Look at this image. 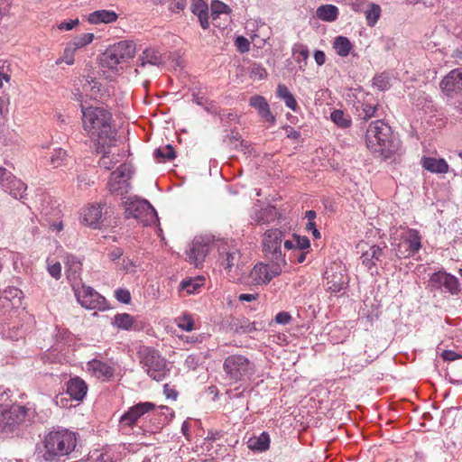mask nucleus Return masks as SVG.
Masks as SVG:
<instances>
[{
  "label": "nucleus",
  "mask_w": 462,
  "mask_h": 462,
  "mask_svg": "<svg viewBox=\"0 0 462 462\" xmlns=\"http://www.w3.org/2000/svg\"><path fill=\"white\" fill-rule=\"evenodd\" d=\"M83 129L95 142L96 152H102V145L116 144V132L112 127V114L102 106H85L80 104Z\"/></svg>",
  "instance_id": "f257e3e1"
},
{
  "label": "nucleus",
  "mask_w": 462,
  "mask_h": 462,
  "mask_svg": "<svg viewBox=\"0 0 462 462\" xmlns=\"http://www.w3.org/2000/svg\"><path fill=\"white\" fill-rule=\"evenodd\" d=\"M400 140L392 127L383 120L372 122L365 134V143L369 151L383 160L393 158L400 149Z\"/></svg>",
  "instance_id": "f03ea898"
},
{
  "label": "nucleus",
  "mask_w": 462,
  "mask_h": 462,
  "mask_svg": "<svg viewBox=\"0 0 462 462\" xmlns=\"http://www.w3.org/2000/svg\"><path fill=\"white\" fill-rule=\"evenodd\" d=\"M43 444V458L46 461H55L74 450L77 438L76 434L69 430H52L45 436Z\"/></svg>",
  "instance_id": "7ed1b4c3"
},
{
  "label": "nucleus",
  "mask_w": 462,
  "mask_h": 462,
  "mask_svg": "<svg viewBox=\"0 0 462 462\" xmlns=\"http://www.w3.org/2000/svg\"><path fill=\"white\" fill-rule=\"evenodd\" d=\"M141 367L146 374L157 382L165 379L171 369L164 356L152 346H142L137 352Z\"/></svg>",
  "instance_id": "20e7f679"
},
{
  "label": "nucleus",
  "mask_w": 462,
  "mask_h": 462,
  "mask_svg": "<svg viewBox=\"0 0 462 462\" xmlns=\"http://www.w3.org/2000/svg\"><path fill=\"white\" fill-rule=\"evenodd\" d=\"M126 218L134 217L143 226H152L159 221L155 208L146 199L128 197L124 201Z\"/></svg>",
  "instance_id": "39448f33"
},
{
  "label": "nucleus",
  "mask_w": 462,
  "mask_h": 462,
  "mask_svg": "<svg viewBox=\"0 0 462 462\" xmlns=\"http://www.w3.org/2000/svg\"><path fill=\"white\" fill-rule=\"evenodd\" d=\"M135 44L133 42L122 41L109 48L100 57V64L111 70H117L118 65L134 56Z\"/></svg>",
  "instance_id": "423d86ee"
},
{
  "label": "nucleus",
  "mask_w": 462,
  "mask_h": 462,
  "mask_svg": "<svg viewBox=\"0 0 462 462\" xmlns=\"http://www.w3.org/2000/svg\"><path fill=\"white\" fill-rule=\"evenodd\" d=\"M254 365L245 356L231 355L223 363L226 377L232 383H238L254 374Z\"/></svg>",
  "instance_id": "0eeeda50"
},
{
  "label": "nucleus",
  "mask_w": 462,
  "mask_h": 462,
  "mask_svg": "<svg viewBox=\"0 0 462 462\" xmlns=\"http://www.w3.org/2000/svg\"><path fill=\"white\" fill-rule=\"evenodd\" d=\"M28 412L25 406L0 404V432H14L25 421Z\"/></svg>",
  "instance_id": "6e6552de"
},
{
  "label": "nucleus",
  "mask_w": 462,
  "mask_h": 462,
  "mask_svg": "<svg viewBox=\"0 0 462 462\" xmlns=\"http://www.w3.org/2000/svg\"><path fill=\"white\" fill-rule=\"evenodd\" d=\"M284 232L279 228H272L263 236V252L270 261H277L286 265L285 256L282 254V244H284Z\"/></svg>",
  "instance_id": "1a4fd4ad"
},
{
  "label": "nucleus",
  "mask_w": 462,
  "mask_h": 462,
  "mask_svg": "<svg viewBox=\"0 0 462 462\" xmlns=\"http://www.w3.org/2000/svg\"><path fill=\"white\" fill-rule=\"evenodd\" d=\"M72 290L77 300L83 308L100 311L108 309V303L106 298L100 295L92 287L77 282L72 283Z\"/></svg>",
  "instance_id": "9d476101"
},
{
  "label": "nucleus",
  "mask_w": 462,
  "mask_h": 462,
  "mask_svg": "<svg viewBox=\"0 0 462 462\" xmlns=\"http://www.w3.org/2000/svg\"><path fill=\"white\" fill-rule=\"evenodd\" d=\"M133 171L130 165L123 163L116 171H112L107 183L108 190L112 195L125 196L131 189L130 180Z\"/></svg>",
  "instance_id": "9b49d317"
},
{
  "label": "nucleus",
  "mask_w": 462,
  "mask_h": 462,
  "mask_svg": "<svg viewBox=\"0 0 462 462\" xmlns=\"http://www.w3.org/2000/svg\"><path fill=\"white\" fill-rule=\"evenodd\" d=\"M155 407V404L151 402H139L130 407L119 419L120 429H133L141 420H152V412Z\"/></svg>",
  "instance_id": "f8f14e48"
},
{
  "label": "nucleus",
  "mask_w": 462,
  "mask_h": 462,
  "mask_svg": "<svg viewBox=\"0 0 462 462\" xmlns=\"http://www.w3.org/2000/svg\"><path fill=\"white\" fill-rule=\"evenodd\" d=\"M421 236L420 232L413 228H409L402 236V242L395 248L396 256L400 259L409 258L417 254L421 248Z\"/></svg>",
  "instance_id": "ddd939ff"
},
{
  "label": "nucleus",
  "mask_w": 462,
  "mask_h": 462,
  "mask_svg": "<svg viewBox=\"0 0 462 462\" xmlns=\"http://www.w3.org/2000/svg\"><path fill=\"white\" fill-rule=\"evenodd\" d=\"M271 262L272 264L258 263L251 271V277L257 285L267 284L274 277L281 275L283 263L277 261Z\"/></svg>",
  "instance_id": "4468645a"
},
{
  "label": "nucleus",
  "mask_w": 462,
  "mask_h": 462,
  "mask_svg": "<svg viewBox=\"0 0 462 462\" xmlns=\"http://www.w3.org/2000/svg\"><path fill=\"white\" fill-rule=\"evenodd\" d=\"M439 88L448 100L462 94V67L450 70L440 80Z\"/></svg>",
  "instance_id": "2eb2a0df"
},
{
  "label": "nucleus",
  "mask_w": 462,
  "mask_h": 462,
  "mask_svg": "<svg viewBox=\"0 0 462 462\" xmlns=\"http://www.w3.org/2000/svg\"><path fill=\"white\" fill-rule=\"evenodd\" d=\"M218 262L226 271L230 272L233 267H238L241 253L240 250L232 243L221 241L218 244Z\"/></svg>",
  "instance_id": "dca6fc26"
},
{
  "label": "nucleus",
  "mask_w": 462,
  "mask_h": 462,
  "mask_svg": "<svg viewBox=\"0 0 462 462\" xmlns=\"http://www.w3.org/2000/svg\"><path fill=\"white\" fill-rule=\"evenodd\" d=\"M430 285L435 290L444 287L451 294H457L460 291L457 278L442 271L436 272L430 275Z\"/></svg>",
  "instance_id": "f3484780"
},
{
  "label": "nucleus",
  "mask_w": 462,
  "mask_h": 462,
  "mask_svg": "<svg viewBox=\"0 0 462 462\" xmlns=\"http://www.w3.org/2000/svg\"><path fill=\"white\" fill-rule=\"evenodd\" d=\"M380 108L378 102L370 95H367L364 100L357 101L355 105L356 115L364 121L380 116Z\"/></svg>",
  "instance_id": "a211bd4d"
},
{
  "label": "nucleus",
  "mask_w": 462,
  "mask_h": 462,
  "mask_svg": "<svg viewBox=\"0 0 462 462\" xmlns=\"http://www.w3.org/2000/svg\"><path fill=\"white\" fill-rule=\"evenodd\" d=\"M385 247L386 245L381 247L380 245H373L361 254V263L366 270L373 273L374 269H375V273H377L376 267L377 264L382 262V257L384 254L383 249Z\"/></svg>",
  "instance_id": "6ab92c4d"
},
{
  "label": "nucleus",
  "mask_w": 462,
  "mask_h": 462,
  "mask_svg": "<svg viewBox=\"0 0 462 462\" xmlns=\"http://www.w3.org/2000/svg\"><path fill=\"white\" fill-rule=\"evenodd\" d=\"M208 254V245L205 243L201 238L196 237L192 241L189 251L188 253L190 263L198 266L199 263L204 262Z\"/></svg>",
  "instance_id": "aec40b11"
},
{
  "label": "nucleus",
  "mask_w": 462,
  "mask_h": 462,
  "mask_svg": "<svg viewBox=\"0 0 462 462\" xmlns=\"http://www.w3.org/2000/svg\"><path fill=\"white\" fill-rule=\"evenodd\" d=\"M66 393L75 401L81 402L88 393L86 382L79 376L69 379L67 383Z\"/></svg>",
  "instance_id": "412c9836"
},
{
  "label": "nucleus",
  "mask_w": 462,
  "mask_h": 462,
  "mask_svg": "<svg viewBox=\"0 0 462 462\" xmlns=\"http://www.w3.org/2000/svg\"><path fill=\"white\" fill-rule=\"evenodd\" d=\"M87 366L88 370L98 379L108 380L114 375V368L103 361L92 359L88 362Z\"/></svg>",
  "instance_id": "4be33fe9"
},
{
  "label": "nucleus",
  "mask_w": 462,
  "mask_h": 462,
  "mask_svg": "<svg viewBox=\"0 0 462 462\" xmlns=\"http://www.w3.org/2000/svg\"><path fill=\"white\" fill-rule=\"evenodd\" d=\"M249 105L258 111L259 116L266 122L274 123L275 117L270 110L269 104L263 96H254L249 99Z\"/></svg>",
  "instance_id": "5701e85b"
},
{
  "label": "nucleus",
  "mask_w": 462,
  "mask_h": 462,
  "mask_svg": "<svg viewBox=\"0 0 462 462\" xmlns=\"http://www.w3.org/2000/svg\"><path fill=\"white\" fill-rule=\"evenodd\" d=\"M3 189L6 192H8L13 198L21 200L22 202L24 201L27 198V186L25 183H23L21 180L17 179L15 176H14L3 188Z\"/></svg>",
  "instance_id": "b1692460"
},
{
  "label": "nucleus",
  "mask_w": 462,
  "mask_h": 462,
  "mask_svg": "<svg viewBox=\"0 0 462 462\" xmlns=\"http://www.w3.org/2000/svg\"><path fill=\"white\" fill-rule=\"evenodd\" d=\"M65 268L67 278L70 282H73V283L78 282L77 281L79 280L82 270V263L78 257L73 254L67 255Z\"/></svg>",
  "instance_id": "393cba45"
},
{
  "label": "nucleus",
  "mask_w": 462,
  "mask_h": 462,
  "mask_svg": "<svg viewBox=\"0 0 462 462\" xmlns=\"http://www.w3.org/2000/svg\"><path fill=\"white\" fill-rule=\"evenodd\" d=\"M191 12L198 16L200 26L203 29L209 27L208 6L204 0H192Z\"/></svg>",
  "instance_id": "a878e982"
},
{
  "label": "nucleus",
  "mask_w": 462,
  "mask_h": 462,
  "mask_svg": "<svg viewBox=\"0 0 462 462\" xmlns=\"http://www.w3.org/2000/svg\"><path fill=\"white\" fill-rule=\"evenodd\" d=\"M422 167L432 173H446L448 171V164L444 159L433 157H423Z\"/></svg>",
  "instance_id": "bb28decb"
},
{
  "label": "nucleus",
  "mask_w": 462,
  "mask_h": 462,
  "mask_svg": "<svg viewBox=\"0 0 462 462\" xmlns=\"http://www.w3.org/2000/svg\"><path fill=\"white\" fill-rule=\"evenodd\" d=\"M117 19V14L114 11L110 10H97L91 14H89L88 21L91 24H98V23H110L116 22Z\"/></svg>",
  "instance_id": "cd10ccee"
},
{
  "label": "nucleus",
  "mask_w": 462,
  "mask_h": 462,
  "mask_svg": "<svg viewBox=\"0 0 462 462\" xmlns=\"http://www.w3.org/2000/svg\"><path fill=\"white\" fill-rule=\"evenodd\" d=\"M270 436L263 431L259 436L251 437L247 441V446L251 450L263 452L270 448Z\"/></svg>",
  "instance_id": "c85d7f7f"
},
{
  "label": "nucleus",
  "mask_w": 462,
  "mask_h": 462,
  "mask_svg": "<svg viewBox=\"0 0 462 462\" xmlns=\"http://www.w3.org/2000/svg\"><path fill=\"white\" fill-rule=\"evenodd\" d=\"M338 14L339 10L334 5H321L316 10V17L323 22H335Z\"/></svg>",
  "instance_id": "c756f323"
},
{
  "label": "nucleus",
  "mask_w": 462,
  "mask_h": 462,
  "mask_svg": "<svg viewBox=\"0 0 462 462\" xmlns=\"http://www.w3.org/2000/svg\"><path fill=\"white\" fill-rule=\"evenodd\" d=\"M102 217V210L100 206L91 205L84 211L83 221L86 225L94 228L98 227Z\"/></svg>",
  "instance_id": "7c9ffc66"
},
{
  "label": "nucleus",
  "mask_w": 462,
  "mask_h": 462,
  "mask_svg": "<svg viewBox=\"0 0 462 462\" xmlns=\"http://www.w3.org/2000/svg\"><path fill=\"white\" fill-rule=\"evenodd\" d=\"M276 96L282 100L286 106L296 112L298 109V104L294 96L291 93L289 88L284 84H279L277 86Z\"/></svg>",
  "instance_id": "2f4dec72"
},
{
  "label": "nucleus",
  "mask_w": 462,
  "mask_h": 462,
  "mask_svg": "<svg viewBox=\"0 0 462 462\" xmlns=\"http://www.w3.org/2000/svg\"><path fill=\"white\" fill-rule=\"evenodd\" d=\"M327 279V290L337 293L341 292L346 288V278L344 275L339 273H334L331 276H326Z\"/></svg>",
  "instance_id": "473e14b6"
},
{
  "label": "nucleus",
  "mask_w": 462,
  "mask_h": 462,
  "mask_svg": "<svg viewBox=\"0 0 462 462\" xmlns=\"http://www.w3.org/2000/svg\"><path fill=\"white\" fill-rule=\"evenodd\" d=\"M333 49L340 57H346L353 49V44L347 37L337 36L333 42Z\"/></svg>",
  "instance_id": "72a5a7b5"
},
{
  "label": "nucleus",
  "mask_w": 462,
  "mask_h": 462,
  "mask_svg": "<svg viewBox=\"0 0 462 462\" xmlns=\"http://www.w3.org/2000/svg\"><path fill=\"white\" fill-rule=\"evenodd\" d=\"M140 66L144 67L146 64L159 65L162 63V56L160 52L152 48L145 49L139 57Z\"/></svg>",
  "instance_id": "f704fd0d"
},
{
  "label": "nucleus",
  "mask_w": 462,
  "mask_h": 462,
  "mask_svg": "<svg viewBox=\"0 0 462 462\" xmlns=\"http://www.w3.org/2000/svg\"><path fill=\"white\" fill-rule=\"evenodd\" d=\"M310 246V239L307 236H300L299 235H293V241L285 240L284 248L288 250H306Z\"/></svg>",
  "instance_id": "c9c22d12"
},
{
  "label": "nucleus",
  "mask_w": 462,
  "mask_h": 462,
  "mask_svg": "<svg viewBox=\"0 0 462 462\" xmlns=\"http://www.w3.org/2000/svg\"><path fill=\"white\" fill-rule=\"evenodd\" d=\"M23 297V291L14 286H9L5 288L0 296L1 299H5L9 301L12 305H18L21 303V300Z\"/></svg>",
  "instance_id": "e433bc0d"
},
{
  "label": "nucleus",
  "mask_w": 462,
  "mask_h": 462,
  "mask_svg": "<svg viewBox=\"0 0 462 462\" xmlns=\"http://www.w3.org/2000/svg\"><path fill=\"white\" fill-rule=\"evenodd\" d=\"M331 121L338 127L346 129L352 125V120L349 115L346 114L343 110L336 109L330 114Z\"/></svg>",
  "instance_id": "4c0bfd02"
},
{
  "label": "nucleus",
  "mask_w": 462,
  "mask_h": 462,
  "mask_svg": "<svg viewBox=\"0 0 462 462\" xmlns=\"http://www.w3.org/2000/svg\"><path fill=\"white\" fill-rule=\"evenodd\" d=\"M204 277L198 276L195 279L183 280L180 284V289L186 291L189 294L196 293L204 284Z\"/></svg>",
  "instance_id": "58836bf2"
},
{
  "label": "nucleus",
  "mask_w": 462,
  "mask_h": 462,
  "mask_svg": "<svg viewBox=\"0 0 462 462\" xmlns=\"http://www.w3.org/2000/svg\"><path fill=\"white\" fill-rule=\"evenodd\" d=\"M381 11L379 5L374 3L368 5V8L365 12L368 26L373 27L377 23L381 15Z\"/></svg>",
  "instance_id": "ea45409f"
},
{
  "label": "nucleus",
  "mask_w": 462,
  "mask_h": 462,
  "mask_svg": "<svg viewBox=\"0 0 462 462\" xmlns=\"http://www.w3.org/2000/svg\"><path fill=\"white\" fill-rule=\"evenodd\" d=\"M153 155H154V158L159 162L171 161L176 157L175 151H174L172 145H171V144L155 149Z\"/></svg>",
  "instance_id": "a19ab883"
},
{
  "label": "nucleus",
  "mask_w": 462,
  "mask_h": 462,
  "mask_svg": "<svg viewBox=\"0 0 462 462\" xmlns=\"http://www.w3.org/2000/svg\"><path fill=\"white\" fill-rule=\"evenodd\" d=\"M210 17L216 21L220 14H228L231 9L227 5L219 0H213L210 4Z\"/></svg>",
  "instance_id": "79ce46f5"
},
{
  "label": "nucleus",
  "mask_w": 462,
  "mask_h": 462,
  "mask_svg": "<svg viewBox=\"0 0 462 462\" xmlns=\"http://www.w3.org/2000/svg\"><path fill=\"white\" fill-rule=\"evenodd\" d=\"M134 317L128 313L116 314L114 318L113 325L120 329L129 330L134 324Z\"/></svg>",
  "instance_id": "37998d69"
},
{
  "label": "nucleus",
  "mask_w": 462,
  "mask_h": 462,
  "mask_svg": "<svg viewBox=\"0 0 462 462\" xmlns=\"http://www.w3.org/2000/svg\"><path fill=\"white\" fill-rule=\"evenodd\" d=\"M115 144H104L102 145V152H96L97 153H101L102 154V157L100 158L99 162H98V165L100 167H103L104 169L106 170H110L115 162H113L110 157L108 156L110 151L109 149L114 146Z\"/></svg>",
  "instance_id": "c03bdc74"
},
{
  "label": "nucleus",
  "mask_w": 462,
  "mask_h": 462,
  "mask_svg": "<svg viewBox=\"0 0 462 462\" xmlns=\"http://www.w3.org/2000/svg\"><path fill=\"white\" fill-rule=\"evenodd\" d=\"M94 39L93 33H82L79 36L75 37L69 43L73 49L79 50L84 46L89 44Z\"/></svg>",
  "instance_id": "a18cd8bd"
},
{
  "label": "nucleus",
  "mask_w": 462,
  "mask_h": 462,
  "mask_svg": "<svg viewBox=\"0 0 462 462\" xmlns=\"http://www.w3.org/2000/svg\"><path fill=\"white\" fill-rule=\"evenodd\" d=\"M249 319L245 317L234 318L230 323L231 328L235 333L245 334L246 328H248Z\"/></svg>",
  "instance_id": "49530a36"
},
{
  "label": "nucleus",
  "mask_w": 462,
  "mask_h": 462,
  "mask_svg": "<svg viewBox=\"0 0 462 462\" xmlns=\"http://www.w3.org/2000/svg\"><path fill=\"white\" fill-rule=\"evenodd\" d=\"M67 152L61 148L54 150L50 156V162L53 168L60 167L67 158Z\"/></svg>",
  "instance_id": "de8ad7c7"
},
{
  "label": "nucleus",
  "mask_w": 462,
  "mask_h": 462,
  "mask_svg": "<svg viewBox=\"0 0 462 462\" xmlns=\"http://www.w3.org/2000/svg\"><path fill=\"white\" fill-rule=\"evenodd\" d=\"M373 85L380 91H385L390 88L389 78L383 74H377L373 79Z\"/></svg>",
  "instance_id": "09e8293b"
},
{
  "label": "nucleus",
  "mask_w": 462,
  "mask_h": 462,
  "mask_svg": "<svg viewBox=\"0 0 462 462\" xmlns=\"http://www.w3.org/2000/svg\"><path fill=\"white\" fill-rule=\"evenodd\" d=\"M178 327L185 331H191L194 329V321L189 314H184L179 318Z\"/></svg>",
  "instance_id": "8fccbe9b"
},
{
  "label": "nucleus",
  "mask_w": 462,
  "mask_h": 462,
  "mask_svg": "<svg viewBox=\"0 0 462 462\" xmlns=\"http://www.w3.org/2000/svg\"><path fill=\"white\" fill-rule=\"evenodd\" d=\"M77 50L72 48V45L69 42L67 47L64 50L63 55L60 60L57 61L60 63V61L66 62L68 65H72L74 63V54Z\"/></svg>",
  "instance_id": "3c124183"
},
{
  "label": "nucleus",
  "mask_w": 462,
  "mask_h": 462,
  "mask_svg": "<svg viewBox=\"0 0 462 462\" xmlns=\"http://www.w3.org/2000/svg\"><path fill=\"white\" fill-rule=\"evenodd\" d=\"M116 299L124 304H128L131 301V293L127 289L119 288L115 291Z\"/></svg>",
  "instance_id": "603ef678"
},
{
  "label": "nucleus",
  "mask_w": 462,
  "mask_h": 462,
  "mask_svg": "<svg viewBox=\"0 0 462 462\" xmlns=\"http://www.w3.org/2000/svg\"><path fill=\"white\" fill-rule=\"evenodd\" d=\"M101 84L96 80L94 78L88 77L86 79V82L83 84V89L84 90H91L95 93H97L100 91Z\"/></svg>",
  "instance_id": "864d4df0"
},
{
  "label": "nucleus",
  "mask_w": 462,
  "mask_h": 462,
  "mask_svg": "<svg viewBox=\"0 0 462 462\" xmlns=\"http://www.w3.org/2000/svg\"><path fill=\"white\" fill-rule=\"evenodd\" d=\"M235 44L241 53H245L250 50V42L244 36H237L235 41Z\"/></svg>",
  "instance_id": "5fc2aeb1"
},
{
  "label": "nucleus",
  "mask_w": 462,
  "mask_h": 462,
  "mask_svg": "<svg viewBox=\"0 0 462 462\" xmlns=\"http://www.w3.org/2000/svg\"><path fill=\"white\" fill-rule=\"evenodd\" d=\"M14 175L4 167H0V186L2 189L8 184Z\"/></svg>",
  "instance_id": "6e6d98bb"
},
{
  "label": "nucleus",
  "mask_w": 462,
  "mask_h": 462,
  "mask_svg": "<svg viewBox=\"0 0 462 462\" xmlns=\"http://www.w3.org/2000/svg\"><path fill=\"white\" fill-rule=\"evenodd\" d=\"M48 272L51 277L59 280L61 276V265L60 263H55L48 266Z\"/></svg>",
  "instance_id": "4d7b16f0"
},
{
  "label": "nucleus",
  "mask_w": 462,
  "mask_h": 462,
  "mask_svg": "<svg viewBox=\"0 0 462 462\" xmlns=\"http://www.w3.org/2000/svg\"><path fill=\"white\" fill-rule=\"evenodd\" d=\"M267 76L266 69L262 66H254L251 71V77L254 79H263Z\"/></svg>",
  "instance_id": "13d9d810"
},
{
  "label": "nucleus",
  "mask_w": 462,
  "mask_h": 462,
  "mask_svg": "<svg viewBox=\"0 0 462 462\" xmlns=\"http://www.w3.org/2000/svg\"><path fill=\"white\" fill-rule=\"evenodd\" d=\"M291 319V315L286 311H281L276 314L275 316V321L282 325L288 324Z\"/></svg>",
  "instance_id": "bf43d9fd"
},
{
  "label": "nucleus",
  "mask_w": 462,
  "mask_h": 462,
  "mask_svg": "<svg viewBox=\"0 0 462 462\" xmlns=\"http://www.w3.org/2000/svg\"><path fill=\"white\" fill-rule=\"evenodd\" d=\"M78 187L81 189H87L90 185V179L87 174H80L77 177Z\"/></svg>",
  "instance_id": "052dcab7"
},
{
  "label": "nucleus",
  "mask_w": 462,
  "mask_h": 462,
  "mask_svg": "<svg viewBox=\"0 0 462 462\" xmlns=\"http://www.w3.org/2000/svg\"><path fill=\"white\" fill-rule=\"evenodd\" d=\"M134 267H135V264L132 259H130L128 257L123 258L121 267H120L122 270H125L127 273H132V272H134Z\"/></svg>",
  "instance_id": "680f3d73"
},
{
  "label": "nucleus",
  "mask_w": 462,
  "mask_h": 462,
  "mask_svg": "<svg viewBox=\"0 0 462 462\" xmlns=\"http://www.w3.org/2000/svg\"><path fill=\"white\" fill-rule=\"evenodd\" d=\"M298 54L302 60H306L309 58L308 47L302 44H299L294 49V54Z\"/></svg>",
  "instance_id": "e2e57ef3"
},
{
  "label": "nucleus",
  "mask_w": 462,
  "mask_h": 462,
  "mask_svg": "<svg viewBox=\"0 0 462 462\" xmlns=\"http://www.w3.org/2000/svg\"><path fill=\"white\" fill-rule=\"evenodd\" d=\"M79 23V19L69 20L68 22H62L59 25V29L69 31V30H72L74 27H76Z\"/></svg>",
  "instance_id": "0e129e2a"
},
{
  "label": "nucleus",
  "mask_w": 462,
  "mask_h": 462,
  "mask_svg": "<svg viewBox=\"0 0 462 462\" xmlns=\"http://www.w3.org/2000/svg\"><path fill=\"white\" fill-rule=\"evenodd\" d=\"M441 356L446 361H454L459 357V356L452 350L443 351V353L441 354Z\"/></svg>",
  "instance_id": "69168bd1"
},
{
  "label": "nucleus",
  "mask_w": 462,
  "mask_h": 462,
  "mask_svg": "<svg viewBox=\"0 0 462 462\" xmlns=\"http://www.w3.org/2000/svg\"><path fill=\"white\" fill-rule=\"evenodd\" d=\"M314 59H315L316 63L318 65L321 66L326 61V55H325L324 51L318 50L314 52Z\"/></svg>",
  "instance_id": "338daca9"
},
{
  "label": "nucleus",
  "mask_w": 462,
  "mask_h": 462,
  "mask_svg": "<svg viewBox=\"0 0 462 462\" xmlns=\"http://www.w3.org/2000/svg\"><path fill=\"white\" fill-rule=\"evenodd\" d=\"M185 7V2L183 0H179L175 2H171L170 5V9L172 12H180V10H183Z\"/></svg>",
  "instance_id": "774afa93"
}]
</instances>
